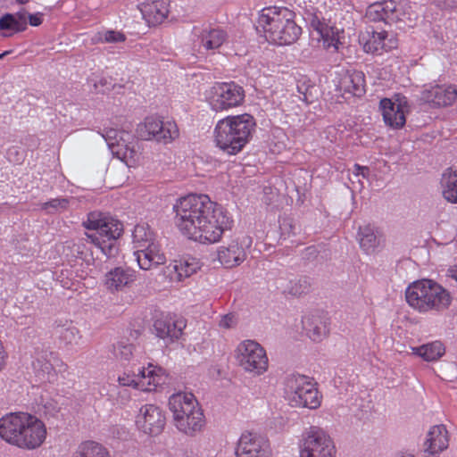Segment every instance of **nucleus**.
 I'll use <instances>...</instances> for the list:
<instances>
[{"instance_id":"obj_1","label":"nucleus","mask_w":457,"mask_h":457,"mask_svg":"<svg viewBox=\"0 0 457 457\" xmlns=\"http://www.w3.org/2000/svg\"><path fill=\"white\" fill-rule=\"evenodd\" d=\"M174 223L187 239L211 245L221 240L232 228L234 220L220 204L204 194H189L173 204Z\"/></svg>"},{"instance_id":"obj_2","label":"nucleus","mask_w":457,"mask_h":457,"mask_svg":"<svg viewBox=\"0 0 457 457\" xmlns=\"http://www.w3.org/2000/svg\"><path fill=\"white\" fill-rule=\"evenodd\" d=\"M34 374L41 389L37 405L46 415L54 416L60 410V395L58 394L59 375L64 378L69 367L53 352H44L32 362Z\"/></svg>"},{"instance_id":"obj_3","label":"nucleus","mask_w":457,"mask_h":457,"mask_svg":"<svg viewBox=\"0 0 457 457\" xmlns=\"http://www.w3.org/2000/svg\"><path fill=\"white\" fill-rule=\"evenodd\" d=\"M46 424L28 412H10L2 416V439L25 450L39 448L46 441Z\"/></svg>"},{"instance_id":"obj_4","label":"nucleus","mask_w":457,"mask_h":457,"mask_svg":"<svg viewBox=\"0 0 457 457\" xmlns=\"http://www.w3.org/2000/svg\"><path fill=\"white\" fill-rule=\"evenodd\" d=\"M295 18V13L287 7L269 6L260 12L258 26L269 43L289 46L296 42L302 34V28Z\"/></svg>"},{"instance_id":"obj_5","label":"nucleus","mask_w":457,"mask_h":457,"mask_svg":"<svg viewBox=\"0 0 457 457\" xmlns=\"http://www.w3.org/2000/svg\"><path fill=\"white\" fill-rule=\"evenodd\" d=\"M255 127L253 116L248 113L220 119L213 131L215 145L229 155H236L249 143Z\"/></svg>"},{"instance_id":"obj_6","label":"nucleus","mask_w":457,"mask_h":457,"mask_svg":"<svg viewBox=\"0 0 457 457\" xmlns=\"http://www.w3.org/2000/svg\"><path fill=\"white\" fill-rule=\"evenodd\" d=\"M174 427L182 434L194 436L205 427L204 411L194 394L178 392L172 394L168 401Z\"/></svg>"},{"instance_id":"obj_7","label":"nucleus","mask_w":457,"mask_h":457,"mask_svg":"<svg viewBox=\"0 0 457 457\" xmlns=\"http://www.w3.org/2000/svg\"><path fill=\"white\" fill-rule=\"evenodd\" d=\"M83 227L93 232L86 233L87 239L107 257L116 252V241L123 231L122 223L113 217L101 212H91L83 221Z\"/></svg>"},{"instance_id":"obj_8","label":"nucleus","mask_w":457,"mask_h":457,"mask_svg":"<svg viewBox=\"0 0 457 457\" xmlns=\"http://www.w3.org/2000/svg\"><path fill=\"white\" fill-rule=\"evenodd\" d=\"M405 297L409 305L420 312L445 310L452 301L450 293L431 279H420L410 284Z\"/></svg>"},{"instance_id":"obj_9","label":"nucleus","mask_w":457,"mask_h":457,"mask_svg":"<svg viewBox=\"0 0 457 457\" xmlns=\"http://www.w3.org/2000/svg\"><path fill=\"white\" fill-rule=\"evenodd\" d=\"M132 237L134 256L141 270H149L165 263V253L148 224H137L134 228Z\"/></svg>"},{"instance_id":"obj_10","label":"nucleus","mask_w":457,"mask_h":457,"mask_svg":"<svg viewBox=\"0 0 457 457\" xmlns=\"http://www.w3.org/2000/svg\"><path fill=\"white\" fill-rule=\"evenodd\" d=\"M284 395L293 407L318 409L321 404L316 383L312 378L300 374L288 375L284 383Z\"/></svg>"},{"instance_id":"obj_11","label":"nucleus","mask_w":457,"mask_h":457,"mask_svg":"<svg viewBox=\"0 0 457 457\" xmlns=\"http://www.w3.org/2000/svg\"><path fill=\"white\" fill-rule=\"evenodd\" d=\"M238 367L253 377H260L269 370L270 361L266 349L256 340L244 339L234 350Z\"/></svg>"},{"instance_id":"obj_12","label":"nucleus","mask_w":457,"mask_h":457,"mask_svg":"<svg viewBox=\"0 0 457 457\" xmlns=\"http://www.w3.org/2000/svg\"><path fill=\"white\" fill-rule=\"evenodd\" d=\"M245 89L235 81L215 82L204 92V98L211 110L228 112L243 104Z\"/></svg>"},{"instance_id":"obj_13","label":"nucleus","mask_w":457,"mask_h":457,"mask_svg":"<svg viewBox=\"0 0 457 457\" xmlns=\"http://www.w3.org/2000/svg\"><path fill=\"white\" fill-rule=\"evenodd\" d=\"M366 15L370 21L386 23L411 21L416 18L410 0H383L374 3L368 7Z\"/></svg>"},{"instance_id":"obj_14","label":"nucleus","mask_w":457,"mask_h":457,"mask_svg":"<svg viewBox=\"0 0 457 457\" xmlns=\"http://www.w3.org/2000/svg\"><path fill=\"white\" fill-rule=\"evenodd\" d=\"M336 453L332 438L322 428L312 426L303 433L299 442V457H336Z\"/></svg>"},{"instance_id":"obj_15","label":"nucleus","mask_w":457,"mask_h":457,"mask_svg":"<svg viewBox=\"0 0 457 457\" xmlns=\"http://www.w3.org/2000/svg\"><path fill=\"white\" fill-rule=\"evenodd\" d=\"M112 154L128 167L135 166L139 160V153L134 142H129L131 135L124 130L111 129L103 135Z\"/></svg>"},{"instance_id":"obj_16","label":"nucleus","mask_w":457,"mask_h":457,"mask_svg":"<svg viewBox=\"0 0 457 457\" xmlns=\"http://www.w3.org/2000/svg\"><path fill=\"white\" fill-rule=\"evenodd\" d=\"M335 91L345 100L361 97L365 92V75L354 69L341 68L335 73L333 79Z\"/></svg>"},{"instance_id":"obj_17","label":"nucleus","mask_w":457,"mask_h":457,"mask_svg":"<svg viewBox=\"0 0 457 457\" xmlns=\"http://www.w3.org/2000/svg\"><path fill=\"white\" fill-rule=\"evenodd\" d=\"M253 239L248 235L238 236L228 245H220L217 250L218 261L225 268H234L242 264L247 256L246 251L252 246Z\"/></svg>"},{"instance_id":"obj_18","label":"nucleus","mask_w":457,"mask_h":457,"mask_svg":"<svg viewBox=\"0 0 457 457\" xmlns=\"http://www.w3.org/2000/svg\"><path fill=\"white\" fill-rule=\"evenodd\" d=\"M136 426L138 430L150 436H158L166 424L163 410L154 403L143 404L136 415Z\"/></svg>"},{"instance_id":"obj_19","label":"nucleus","mask_w":457,"mask_h":457,"mask_svg":"<svg viewBox=\"0 0 457 457\" xmlns=\"http://www.w3.org/2000/svg\"><path fill=\"white\" fill-rule=\"evenodd\" d=\"M235 454L236 457H271L272 451L265 436L245 431L237 442Z\"/></svg>"},{"instance_id":"obj_20","label":"nucleus","mask_w":457,"mask_h":457,"mask_svg":"<svg viewBox=\"0 0 457 457\" xmlns=\"http://www.w3.org/2000/svg\"><path fill=\"white\" fill-rule=\"evenodd\" d=\"M44 14L35 12L28 14L25 9L15 13L2 15V37H12V35L26 30L28 21L30 26L37 27L43 23Z\"/></svg>"},{"instance_id":"obj_21","label":"nucleus","mask_w":457,"mask_h":457,"mask_svg":"<svg viewBox=\"0 0 457 457\" xmlns=\"http://www.w3.org/2000/svg\"><path fill=\"white\" fill-rule=\"evenodd\" d=\"M306 20L318 35V40L328 51L337 52L340 44L339 29L327 21L321 12L308 13Z\"/></svg>"},{"instance_id":"obj_22","label":"nucleus","mask_w":457,"mask_h":457,"mask_svg":"<svg viewBox=\"0 0 457 457\" xmlns=\"http://www.w3.org/2000/svg\"><path fill=\"white\" fill-rule=\"evenodd\" d=\"M192 37L195 47L209 51L220 47L227 40L228 34L220 28L202 25L193 27Z\"/></svg>"},{"instance_id":"obj_23","label":"nucleus","mask_w":457,"mask_h":457,"mask_svg":"<svg viewBox=\"0 0 457 457\" xmlns=\"http://www.w3.org/2000/svg\"><path fill=\"white\" fill-rule=\"evenodd\" d=\"M380 109L385 123L392 129H402L405 122L407 101L405 97L397 96L395 100L383 98L380 100Z\"/></svg>"},{"instance_id":"obj_24","label":"nucleus","mask_w":457,"mask_h":457,"mask_svg":"<svg viewBox=\"0 0 457 457\" xmlns=\"http://www.w3.org/2000/svg\"><path fill=\"white\" fill-rule=\"evenodd\" d=\"M363 49L367 53L381 54L398 46L397 37L384 29L367 31L361 37Z\"/></svg>"},{"instance_id":"obj_25","label":"nucleus","mask_w":457,"mask_h":457,"mask_svg":"<svg viewBox=\"0 0 457 457\" xmlns=\"http://www.w3.org/2000/svg\"><path fill=\"white\" fill-rule=\"evenodd\" d=\"M420 99L430 107L452 105L457 99V87L454 85H429L422 92Z\"/></svg>"},{"instance_id":"obj_26","label":"nucleus","mask_w":457,"mask_h":457,"mask_svg":"<svg viewBox=\"0 0 457 457\" xmlns=\"http://www.w3.org/2000/svg\"><path fill=\"white\" fill-rule=\"evenodd\" d=\"M186 326L187 322L183 318L163 314L154 322L155 335L159 338L167 339L170 342L179 339L182 336Z\"/></svg>"},{"instance_id":"obj_27","label":"nucleus","mask_w":457,"mask_h":457,"mask_svg":"<svg viewBox=\"0 0 457 457\" xmlns=\"http://www.w3.org/2000/svg\"><path fill=\"white\" fill-rule=\"evenodd\" d=\"M449 445V435L445 425L429 428L423 443L424 457H438Z\"/></svg>"},{"instance_id":"obj_28","label":"nucleus","mask_w":457,"mask_h":457,"mask_svg":"<svg viewBox=\"0 0 457 457\" xmlns=\"http://www.w3.org/2000/svg\"><path fill=\"white\" fill-rule=\"evenodd\" d=\"M139 390L143 392H154L158 387L165 384V370L154 363L149 362L147 366L138 369Z\"/></svg>"},{"instance_id":"obj_29","label":"nucleus","mask_w":457,"mask_h":457,"mask_svg":"<svg viewBox=\"0 0 457 457\" xmlns=\"http://www.w3.org/2000/svg\"><path fill=\"white\" fill-rule=\"evenodd\" d=\"M202 267L199 259L187 255L174 261L166 267L167 275L172 282H181L196 273Z\"/></svg>"},{"instance_id":"obj_30","label":"nucleus","mask_w":457,"mask_h":457,"mask_svg":"<svg viewBox=\"0 0 457 457\" xmlns=\"http://www.w3.org/2000/svg\"><path fill=\"white\" fill-rule=\"evenodd\" d=\"M137 278L136 270L127 267H116L105 274L104 286L111 293L123 291Z\"/></svg>"},{"instance_id":"obj_31","label":"nucleus","mask_w":457,"mask_h":457,"mask_svg":"<svg viewBox=\"0 0 457 457\" xmlns=\"http://www.w3.org/2000/svg\"><path fill=\"white\" fill-rule=\"evenodd\" d=\"M138 8L148 26H156L162 23L167 18L170 12L167 0L145 2Z\"/></svg>"},{"instance_id":"obj_32","label":"nucleus","mask_w":457,"mask_h":457,"mask_svg":"<svg viewBox=\"0 0 457 457\" xmlns=\"http://www.w3.org/2000/svg\"><path fill=\"white\" fill-rule=\"evenodd\" d=\"M303 329L313 342L322 341L328 333L326 319L320 313H309L303 317Z\"/></svg>"},{"instance_id":"obj_33","label":"nucleus","mask_w":457,"mask_h":457,"mask_svg":"<svg viewBox=\"0 0 457 457\" xmlns=\"http://www.w3.org/2000/svg\"><path fill=\"white\" fill-rule=\"evenodd\" d=\"M358 238L361 248L367 253H372L381 243L378 229L370 224L360 227Z\"/></svg>"},{"instance_id":"obj_34","label":"nucleus","mask_w":457,"mask_h":457,"mask_svg":"<svg viewBox=\"0 0 457 457\" xmlns=\"http://www.w3.org/2000/svg\"><path fill=\"white\" fill-rule=\"evenodd\" d=\"M411 353L423 361L431 362L439 360L445 353V346L441 341L436 340L411 347Z\"/></svg>"},{"instance_id":"obj_35","label":"nucleus","mask_w":457,"mask_h":457,"mask_svg":"<svg viewBox=\"0 0 457 457\" xmlns=\"http://www.w3.org/2000/svg\"><path fill=\"white\" fill-rule=\"evenodd\" d=\"M179 137V129L175 120L168 119L166 120L160 119L157 127V135L154 136V142L161 145H169L174 142Z\"/></svg>"},{"instance_id":"obj_36","label":"nucleus","mask_w":457,"mask_h":457,"mask_svg":"<svg viewBox=\"0 0 457 457\" xmlns=\"http://www.w3.org/2000/svg\"><path fill=\"white\" fill-rule=\"evenodd\" d=\"M441 185L445 199L457 204V170L447 169L442 175Z\"/></svg>"},{"instance_id":"obj_37","label":"nucleus","mask_w":457,"mask_h":457,"mask_svg":"<svg viewBox=\"0 0 457 457\" xmlns=\"http://www.w3.org/2000/svg\"><path fill=\"white\" fill-rule=\"evenodd\" d=\"M161 117L156 115H148L140 121L136 129L137 137L145 141H153L157 135V127L159 126Z\"/></svg>"},{"instance_id":"obj_38","label":"nucleus","mask_w":457,"mask_h":457,"mask_svg":"<svg viewBox=\"0 0 457 457\" xmlns=\"http://www.w3.org/2000/svg\"><path fill=\"white\" fill-rule=\"evenodd\" d=\"M77 454V457H110L109 452L104 446L93 441L82 444Z\"/></svg>"},{"instance_id":"obj_39","label":"nucleus","mask_w":457,"mask_h":457,"mask_svg":"<svg viewBox=\"0 0 457 457\" xmlns=\"http://www.w3.org/2000/svg\"><path fill=\"white\" fill-rule=\"evenodd\" d=\"M311 283L306 278H300L295 280H290L287 287L281 286L283 293H287L291 295L300 296L309 291Z\"/></svg>"},{"instance_id":"obj_40","label":"nucleus","mask_w":457,"mask_h":457,"mask_svg":"<svg viewBox=\"0 0 457 457\" xmlns=\"http://www.w3.org/2000/svg\"><path fill=\"white\" fill-rule=\"evenodd\" d=\"M69 201L66 198L51 199L41 204V210L46 213L53 214L67 209Z\"/></svg>"},{"instance_id":"obj_41","label":"nucleus","mask_w":457,"mask_h":457,"mask_svg":"<svg viewBox=\"0 0 457 457\" xmlns=\"http://www.w3.org/2000/svg\"><path fill=\"white\" fill-rule=\"evenodd\" d=\"M134 345L123 340L113 345L114 355L124 361H129L133 355Z\"/></svg>"},{"instance_id":"obj_42","label":"nucleus","mask_w":457,"mask_h":457,"mask_svg":"<svg viewBox=\"0 0 457 457\" xmlns=\"http://www.w3.org/2000/svg\"><path fill=\"white\" fill-rule=\"evenodd\" d=\"M79 333L77 328L70 326L65 328H62L60 331V340L64 345H77L79 339Z\"/></svg>"},{"instance_id":"obj_43","label":"nucleus","mask_w":457,"mask_h":457,"mask_svg":"<svg viewBox=\"0 0 457 457\" xmlns=\"http://www.w3.org/2000/svg\"><path fill=\"white\" fill-rule=\"evenodd\" d=\"M119 385L122 387H132L134 389L139 390V378L138 373H130L129 371H124L120 375H119L117 379Z\"/></svg>"},{"instance_id":"obj_44","label":"nucleus","mask_w":457,"mask_h":457,"mask_svg":"<svg viewBox=\"0 0 457 457\" xmlns=\"http://www.w3.org/2000/svg\"><path fill=\"white\" fill-rule=\"evenodd\" d=\"M104 40L105 43H120L126 40V36L120 31L106 29L104 30Z\"/></svg>"},{"instance_id":"obj_45","label":"nucleus","mask_w":457,"mask_h":457,"mask_svg":"<svg viewBox=\"0 0 457 457\" xmlns=\"http://www.w3.org/2000/svg\"><path fill=\"white\" fill-rule=\"evenodd\" d=\"M237 323V319L234 313H227L221 315L218 321V325L220 328L224 329H230L236 327Z\"/></svg>"},{"instance_id":"obj_46","label":"nucleus","mask_w":457,"mask_h":457,"mask_svg":"<svg viewBox=\"0 0 457 457\" xmlns=\"http://www.w3.org/2000/svg\"><path fill=\"white\" fill-rule=\"evenodd\" d=\"M71 253L73 257L85 260L87 257L86 244L82 240H79L77 243H73L71 246Z\"/></svg>"},{"instance_id":"obj_47","label":"nucleus","mask_w":457,"mask_h":457,"mask_svg":"<svg viewBox=\"0 0 457 457\" xmlns=\"http://www.w3.org/2000/svg\"><path fill=\"white\" fill-rule=\"evenodd\" d=\"M6 159L12 163H20L23 160V152L19 147H12L6 151Z\"/></svg>"},{"instance_id":"obj_48","label":"nucleus","mask_w":457,"mask_h":457,"mask_svg":"<svg viewBox=\"0 0 457 457\" xmlns=\"http://www.w3.org/2000/svg\"><path fill=\"white\" fill-rule=\"evenodd\" d=\"M131 398L129 390L124 387L118 388L116 401L120 404H126Z\"/></svg>"},{"instance_id":"obj_49","label":"nucleus","mask_w":457,"mask_h":457,"mask_svg":"<svg viewBox=\"0 0 457 457\" xmlns=\"http://www.w3.org/2000/svg\"><path fill=\"white\" fill-rule=\"evenodd\" d=\"M434 4L441 9H453L457 6V0H433Z\"/></svg>"},{"instance_id":"obj_50","label":"nucleus","mask_w":457,"mask_h":457,"mask_svg":"<svg viewBox=\"0 0 457 457\" xmlns=\"http://www.w3.org/2000/svg\"><path fill=\"white\" fill-rule=\"evenodd\" d=\"M70 272L69 270H62L61 271V275H60V278L61 277H63L64 275H67L68 276V273ZM60 282H61V285L63 288H67V289H71L73 286V283L72 281L67 277L66 278H61L60 279Z\"/></svg>"},{"instance_id":"obj_51","label":"nucleus","mask_w":457,"mask_h":457,"mask_svg":"<svg viewBox=\"0 0 457 457\" xmlns=\"http://www.w3.org/2000/svg\"><path fill=\"white\" fill-rule=\"evenodd\" d=\"M303 86L304 85H298L297 86L298 92L301 95H303V97H301V99L303 100V101L308 102L310 100L309 97L312 95L311 90L312 89V87H305V88H303Z\"/></svg>"},{"instance_id":"obj_52","label":"nucleus","mask_w":457,"mask_h":457,"mask_svg":"<svg viewBox=\"0 0 457 457\" xmlns=\"http://www.w3.org/2000/svg\"><path fill=\"white\" fill-rule=\"evenodd\" d=\"M91 42L93 44H103L105 43L104 40V30L98 31L95 33L91 37Z\"/></svg>"},{"instance_id":"obj_53","label":"nucleus","mask_w":457,"mask_h":457,"mask_svg":"<svg viewBox=\"0 0 457 457\" xmlns=\"http://www.w3.org/2000/svg\"><path fill=\"white\" fill-rule=\"evenodd\" d=\"M361 170H365L364 166H361V165L356 163V164L353 165V169L352 174L354 177L359 178Z\"/></svg>"},{"instance_id":"obj_54","label":"nucleus","mask_w":457,"mask_h":457,"mask_svg":"<svg viewBox=\"0 0 457 457\" xmlns=\"http://www.w3.org/2000/svg\"><path fill=\"white\" fill-rule=\"evenodd\" d=\"M364 169H365V170H361V171H360V172H361V173H360V177L367 178V177H368V175H369V171H370V170H369V168H368V167H366V166H364Z\"/></svg>"},{"instance_id":"obj_55","label":"nucleus","mask_w":457,"mask_h":457,"mask_svg":"<svg viewBox=\"0 0 457 457\" xmlns=\"http://www.w3.org/2000/svg\"><path fill=\"white\" fill-rule=\"evenodd\" d=\"M16 2L20 4H25L29 2V0H16Z\"/></svg>"},{"instance_id":"obj_56","label":"nucleus","mask_w":457,"mask_h":457,"mask_svg":"<svg viewBox=\"0 0 457 457\" xmlns=\"http://www.w3.org/2000/svg\"><path fill=\"white\" fill-rule=\"evenodd\" d=\"M8 54H9V52H8V51L2 52V54H1L2 58H4V57L5 55H7Z\"/></svg>"}]
</instances>
